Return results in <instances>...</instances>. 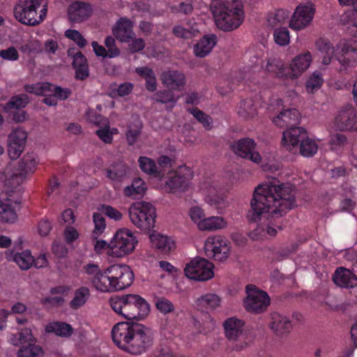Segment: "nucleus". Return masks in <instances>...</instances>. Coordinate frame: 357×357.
Listing matches in <instances>:
<instances>
[{
  "label": "nucleus",
  "mask_w": 357,
  "mask_h": 357,
  "mask_svg": "<svg viewBox=\"0 0 357 357\" xmlns=\"http://www.w3.org/2000/svg\"><path fill=\"white\" fill-rule=\"evenodd\" d=\"M214 265L202 257H195L186 264L184 273L187 278L197 281H206L214 276Z\"/></svg>",
  "instance_id": "12"
},
{
  "label": "nucleus",
  "mask_w": 357,
  "mask_h": 357,
  "mask_svg": "<svg viewBox=\"0 0 357 357\" xmlns=\"http://www.w3.org/2000/svg\"><path fill=\"white\" fill-rule=\"evenodd\" d=\"M149 312V304L144 298L137 294L126 295L124 319L141 321L144 319Z\"/></svg>",
  "instance_id": "14"
},
{
  "label": "nucleus",
  "mask_w": 357,
  "mask_h": 357,
  "mask_svg": "<svg viewBox=\"0 0 357 357\" xmlns=\"http://www.w3.org/2000/svg\"><path fill=\"white\" fill-rule=\"evenodd\" d=\"M93 221L94 224V229L93 230L92 235L93 238H97L105 230V220L100 213H95L93 215Z\"/></svg>",
  "instance_id": "58"
},
{
  "label": "nucleus",
  "mask_w": 357,
  "mask_h": 357,
  "mask_svg": "<svg viewBox=\"0 0 357 357\" xmlns=\"http://www.w3.org/2000/svg\"><path fill=\"white\" fill-rule=\"evenodd\" d=\"M29 102L28 97L24 95H19L13 97L4 106L3 109L6 112L13 109H19L24 107Z\"/></svg>",
  "instance_id": "53"
},
{
  "label": "nucleus",
  "mask_w": 357,
  "mask_h": 357,
  "mask_svg": "<svg viewBox=\"0 0 357 357\" xmlns=\"http://www.w3.org/2000/svg\"><path fill=\"white\" fill-rule=\"evenodd\" d=\"M71 93L69 89H63L60 86L50 84L47 96H54L58 100H66Z\"/></svg>",
  "instance_id": "61"
},
{
  "label": "nucleus",
  "mask_w": 357,
  "mask_h": 357,
  "mask_svg": "<svg viewBox=\"0 0 357 357\" xmlns=\"http://www.w3.org/2000/svg\"><path fill=\"white\" fill-rule=\"evenodd\" d=\"M38 164V156L34 153H27L24 155L19 164V173L17 175L22 179L33 174Z\"/></svg>",
  "instance_id": "33"
},
{
  "label": "nucleus",
  "mask_w": 357,
  "mask_h": 357,
  "mask_svg": "<svg viewBox=\"0 0 357 357\" xmlns=\"http://www.w3.org/2000/svg\"><path fill=\"white\" fill-rule=\"evenodd\" d=\"M199 32L196 24L190 28H185L181 25H176L173 28V33L176 36L185 39L195 37Z\"/></svg>",
  "instance_id": "55"
},
{
  "label": "nucleus",
  "mask_w": 357,
  "mask_h": 357,
  "mask_svg": "<svg viewBox=\"0 0 357 357\" xmlns=\"http://www.w3.org/2000/svg\"><path fill=\"white\" fill-rule=\"evenodd\" d=\"M216 43L215 35L204 36L194 45L193 52L197 57L203 58L211 53Z\"/></svg>",
  "instance_id": "34"
},
{
  "label": "nucleus",
  "mask_w": 357,
  "mask_h": 357,
  "mask_svg": "<svg viewBox=\"0 0 357 357\" xmlns=\"http://www.w3.org/2000/svg\"><path fill=\"white\" fill-rule=\"evenodd\" d=\"M100 210L106 216L114 221H120L123 218L122 213L111 206L103 204L100 206Z\"/></svg>",
  "instance_id": "64"
},
{
  "label": "nucleus",
  "mask_w": 357,
  "mask_h": 357,
  "mask_svg": "<svg viewBox=\"0 0 357 357\" xmlns=\"http://www.w3.org/2000/svg\"><path fill=\"white\" fill-rule=\"evenodd\" d=\"M20 50L24 54H38L42 52L40 42L36 38H30L24 40L20 46Z\"/></svg>",
  "instance_id": "51"
},
{
  "label": "nucleus",
  "mask_w": 357,
  "mask_h": 357,
  "mask_svg": "<svg viewBox=\"0 0 357 357\" xmlns=\"http://www.w3.org/2000/svg\"><path fill=\"white\" fill-rule=\"evenodd\" d=\"M211 10L216 26L225 31L238 28L243 22L244 11L241 0L215 1Z\"/></svg>",
  "instance_id": "4"
},
{
  "label": "nucleus",
  "mask_w": 357,
  "mask_h": 357,
  "mask_svg": "<svg viewBox=\"0 0 357 357\" xmlns=\"http://www.w3.org/2000/svg\"><path fill=\"white\" fill-rule=\"evenodd\" d=\"M284 100L273 98L271 100L268 109L270 111H280L278 115L273 119V123L279 128L297 123L300 120V113L296 109H284Z\"/></svg>",
  "instance_id": "15"
},
{
  "label": "nucleus",
  "mask_w": 357,
  "mask_h": 357,
  "mask_svg": "<svg viewBox=\"0 0 357 357\" xmlns=\"http://www.w3.org/2000/svg\"><path fill=\"white\" fill-rule=\"evenodd\" d=\"M139 241L131 229L121 227L111 237V254L112 259H121L131 255L136 250Z\"/></svg>",
  "instance_id": "6"
},
{
  "label": "nucleus",
  "mask_w": 357,
  "mask_h": 357,
  "mask_svg": "<svg viewBox=\"0 0 357 357\" xmlns=\"http://www.w3.org/2000/svg\"><path fill=\"white\" fill-rule=\"evenodd\" d=\"M342 22L347 26L349 33L357 39V13L354 11L344 13Z\"/></svg>",
  "instance_id": "48"
},
{
  "label": "nucleus",
  "mask_w": 357,
  "mask_h": 357,
  "mask_svg": "<svg viewBox=\"0 0 357 357\" xmlns=\"http://www.w3.org/2000/svg\"><path fill=\"white\" fill-rule=\"evenodd\" d=\"M204 250L208 257L223 262L229 259L231 247L230 242L226 238L220 235H213L206 239Z\"/></svg>",
  "instance_id": "11"
},
{
  "label": "nucleus",
  "mask_w": 357,
  "mask_h": 357,
  "mask_svg": "<svg viewBox=\"0 0 357 357\" xmlns=\"http://www.w3.org/2000/svg\"><path fill=\"white\" fill-rule=\"evenodd\" d=\"M333 278L340 287L352 288L357 285V277L350 270L342 267L336 269Z\"/></svg>",
  "instance_id": "31"
},
{
  "label": "nucleus",
  "mask_w": 357,
  "mask_h": 357,
  "mask_svg": "<svg viewBox=\"0 0 357 357\" xmlns=\"http://www.w3.org/2000/svg\"><path fill=\"white\" fill-rule=\"evenodd\" d=\"M268 327L276 336L284 337L291 333L294 326L287 317L275 312L271 314Z\"/></svg>",
  "instance_id": "25"
},
{
  "label": "nucleus",
  "mask_w": 357,
  "mask_h": 357,
  "mask_svg": "<svg viewBox=\"0 0 357 357\" xmlns=\"http://www.w3.org/2000/svg\"><path fill=\"white\" fill-rule=\"evenodd\" d=\"M256 146L252 139L243 138L234 142L231 149L237 155L252 162H258L259 153L256 151Z\"/></svg>",
  "instance_id": "22"
},
{
  "label": "nucleus",
  "mask_w": 357,
  "mask_h": 357,
  "mask_svg": "<svg viewBox=\"0 0 357 357\" xmlns=\"http://www.w3.org/2000/svg\"><path fill=\"white\" fill-rule=\"evenodd\" d=\"M264 52L261 50L255 53L254 50H250L247 52V56L252 58L254 57L255 61L251 60L249 64V68L253 72H258L261 69H264L266 71L275 74L278 77H287V73L284 71V63L278 58L271 57L267 59L266 63L262 61Z\"/></svg>",
  "instance_id": "10"
},
{
  "label": "nucleus",
  "mask_w": 357,
  "mask_h": 357,
  "mask_svg": "<svg viewBox=\"0 0 357 357\" xmlns=\"http://www.w3.org/2000/svg\"><path fill=\"white\" fill-rule=\"evenodd\" d=\"M50 83H36L25 86V91L38 96H47Z\"/></svg>",
  "instance_id": "59"
},
{
  "label": "nucleus",
  "mask_w": 357,
  "mask_h": 357,
  "mask_svg": "<svg viewBox=\"0 0 357 357\" xmlns=\"http://www.w3.org/2000/svg\"><path fill=\"white\" fill-rule=\"evenodd\" d=\"M45 329L46 333H54L61 337H68L73 332V328L70 324L59 321L47 324Z\"/></svg>",
  "instance_id": "40"
},
{
  "label": "nucleus",
  "mask_w": 357,
  "mask_h": 357,
  "mask_svg": "<svg viewBox=\"0 0 357 357\" xmlns=\"http://www.w3.org/2000/svg\"><path fill=\"white\" fill-rule=\"evenodd\" d=\"M275 43L280 46H287L290 43V33L286 27H280L275 29L273 32Z\"/></svg>",
  "instance_id": "57"
},
{
  "label": "nucleus",
  "mask_w": 357,
  "mask_h": 357,
  "mask_svg": "<svg viewBox=\"0 0 357 357\" xmlns=\"http://www.w3.org/2000/svg\"><path fill=\"white\" fill-rule=\"evenodd\" d=\"M47 11V4L42 5L40 0H19L14 14L21 23L34 26L44 20Z\"/></svg>",
  "instance_id": "5"
},
{
  "label": "nucleus",
  "mask_w": 357,
  "mask_h": 357,
  "mask_svg": "<svg viewBox=\"0 0 357 357\" xmlns=\"http://www.w3.org/2000/svg\"><path fill=\"white\" fill-rule=\"evenodd\" d=\"M0 58L7 61H16L20 58L18 50L13 46L0 50Z\"/></svg>",
  "instance_id": "63"
},
{
  "label": "nucleus",
  "mask_w": 357,
  "mask_h": 357,
  "mask_svg": "<svg viewBox=\"0 0 357 357\" xmlns=\"http://www.w3.org/2000/svg\"><path fill=\"white\" fill-rule=\"evenodd\" d=\"M112 337L118 347L135 355L145 352L153 341L151 329L142 324L125 321L114 326Z\"/></svg>",
  "instance_id": "3"
},
{
  "label": "nucleus",
  "mask_w": 357,
  "mask_h": 357,
  "mask_svg": "<svg viewBox=\"0 0 357 357\" xmlns=\"http://www.w3.org/2000/svg\"><path fill=\"white\" fill-rule=\"evenodd\" d=\"M109 305L112 309L118 314L124 318V307L126 306V295L123 296H114L109 299Z\"/></svg>",
  "instance_id": "60"
},
{
  "label": "nucleus",
  "mask_w": 357,
  "mask_h": 357,
  "mask_svg": "<svg viewBox=\"0 0 357 357\" xmlns=\"http://www.w3.org/2000/svg\"><path fill=\"white\" fill-rule=\"evenodd\" d=\"M192 177V170L185 165L179 167L175 171H169L164 189L169 192L185 191L188 189L189 181Z\"/></svg>",
  "instance_id": "13"
},
{
  "label": "nucleus",
  "mask_w": 357,
  "mask_h": 357,
  "mask_svg": "<svg viewBox=\"0 0 357 357\" xmlns=\"http://www.w3.org/2000/svg\"><path fill=\"white\" fill-rule=\"evenodd\" d=\"M319 146L317 142L308 137L307 132L299 146L300 153L305 158L312 157L318 151Z\"/></svg>",
  "instance_id": "43"
},
{
  "label": "nucleus",
  "mask_w": 357,
  "mask_h": 357,
  "mask_svg": "<svg viewBox=\"0 0 357 357\" xmlns=\"http://www.w3.org/2000/svg\"><path fill=\"white\" fill-rule=\"evenodd\" d=\"M332 127L340 131L357 132V111L351 105H347L338 111Z\"/></svg>",
  "instance_id": "18"
},
{
  "label": "nucleus",
  "mask_w": 357,
  "mask_h": 357,
  "mask_svg": "<svg viewBox=\"0 0 357 357\" xmlns=\"http://www.w3.org/2000/svg\"><path fill=\"white\" fill-rule=\"evenodd\" d=\"M137 73L146 80V88L149 91H154L156 89V78L153 71L148 67H140L136 68Z\"/></svg>",
  "instance_id": "47"
},
{
  "label": "nucleus",
  "mask_w": 357,
  "mask_h": 357,
  "mask_svg": "<svg viewBox=\"0 0 357 357\" xmlns=\"http://www.w3.org/2000/svg\"><path fill=\"white\" fill-rule=\"evenodd\" d=\"M13 202L10 199H0V220L13 223L17 220V214Z\"/></svg>",
  "instance_id": "38"
},
{
  "label": "nucleus",
  "mask_w": 357,
  "mask_h": 357,
  "mask_svg": "<svg viewBox=\"0 0 357 357\" xmlns=\"http://www.w3.org/2000/svg\"><path fill=\"white\" fill-rule=\"evenodd\" d=\"M153 98L155 101L165 104L168 108L172 109L176 105L179 96H176L170 91L165 90L156 93Z\"/></svg>",
  "instance_id": "49"
},
{
  "label": "nucleus",
  "mask_w": 357,
  "mask_h": 357,
  "mask_svg": "<svg viewBox=\"0 0 357 357\" xmlns=\"http://www.w3.org/2000/svg\"><path fill=\"white\" fill-rule=\"evenodd\" d=\"M238 114L245 119L251 118L257 114V107L252 100H245L241 102Z\"/></svg>",
  "instance_id": "54"
},
{
  "label": "nucleus",
  "mask_w": 357,
  "mask_h": 357,
  "mask_svg": "<svg viewBox=\"0 0 357 357\" xmlns=\"http://www.w3.org/2000/svg\"><path fill=\"white\" fill-rule=\"evenodd\" d=\"M88 120L93 123L102 126L96 130V134L106 144H111L113 140V136L119 133V130L116 128H111L109 120L100 115H93V113L89 112L88 113Z\"/></svg>",
  "instance_id": "24"
},
{
  "label": "nucleus",
  "mask_w": 357,
  "mask_h": 357,
  "mask_svg": "<svg viewBox=\"0 0 357 357\" xmlns=\"http://www.w3.org/2000/svg\"><path fill=\"white\" fill-rule=\"evenodd\" d=\"M65 36L73 40L79 47H84L86 45V40L84 36L77 30L68 29L65 31Z\"/></svg>",
  "instance_id": "62"
},
{
  "label": "nucleus",
  "mask_w": 357,
  "mask_h": 357,
  "mask_svg": "<svg viewBox=\"0 0 357 357\" xmlns=\"http://www.w3.org/2000/svg\"><path fill=\"white\" fill-rule=\"evenodd\" d=\"M289 183L273 179L259 185L255 190L250 205L257 218H279L295 203Z\"/></svg>",
  "instance_id": "1"
},
{
  "label": "nucleus",
  "mask_w": 357,
  "mask_h": 357,
  "mask_svg": "<svg viewBox=\"0 0 357 357\" xmlns=\"http://www.w3.org/2000/svg\"><path fill=\"white\" fill-rule=\"evenodd\" d=\"M152 246L161 252L167 254L176 248L174 240L170 237L160 233H153L150 236Z\"/></svg>",
  "instance_id": "30"
},
{
  "label": "nucleus",
  "mask_w": 357,
  "mask_h": 357,
  "mask_svg": "<svg viewBox=\"0 0 357 357\" xmlns=\"http://www.w3.org/2000/svg\"><path fill=\"white\" fill-rule=\"evenodd\" d=\"M162 83L168 87L176 90H182L185 84L184 74L178 70H168L162 75Z\"/></svg>",
  "instance_id": "32"
},
{
  "label": "nucleus",
  "mask_w": 357,
  "mask_h": 357,
  "mask_svg": "<svg viewBox=\"0 0 357 357\" xmlns=\"http://www.w3.org/2000/svg\"><path fill=\"white\" fill-rule=\"evenodd\" d=\"M247 297L244 301V307L246 310L260 313L264 312L270 304L268 294L254 285H248L246 287Z\"/></svg>",
  "instance_id": "17"
},
{
  "label": "nucleus",
  "mask_w": 357,
  "mask_h": 357,
  "mask_svg": "<svg viewBox=\"0 0 357 357\" xmlns=\"http://www.w3.org/2000/svg\"><path fill=\"white\" fill-rule=\"evenodd\" d=\"M223 326L227 337L230 340L236 341L243 333L244 321L234 317L227 319Z\"/></svg>",
  "instance_id": "28"
},
{
  "label": "nucleus",
  "mask_w": 357,
  "mask_h": 357,
  "mask_svg": "<svg viewBox=\"0 0 357 357\" xmlns=\"http://www.w3.org/2000/svg\"><path fill=\"white\" fill-rule=\"evenodd\" d=\"M129 218L137 228L149 230L154 227L155 218V207L149 202H137L128 208Z\"/></svg>",
  "instance_id": "9"
},
{
  "label": "nucleus",
  "mask_w": 357,
  "mask_h": 357,
  "mask_svg": "<svg viewBox=\"0 0 357 357\" xmlns=\"http://www.w3.org/2000/svg\"><path fill=\"white\" fill-rule=\"evenodd\" d=\"M314 5L310 2L300 3L296 8L289 22V26L294 31H301L308 27L315 14Z\"/></svg>",
  "instance_id": "16"
},
{
  "label": "nucleus",
  "mask_w": 357,
  "mask_h": 357,
  "mask_svg": "<svg viewBox=\"0 0 357 357\" xmlns=\"http://www.w3.org/2000/svg\"><path fill=\"white\" fill-rule=\"evenodd\" d=\"M132 27L133 24L130 20L121 18L114 26L112 32L118 40L121 43H128L135 36Z\"/></svg>",
  "instance_id": "27"
},
{
  "label": "nucleus",
  "mask_w": 357,
  "mask_h": 357,
  "mask_svg": "<svg viewBox=\"0 0 357 357\" xmlns=\"http://www.w3.org/2000/svg\"><path fill=\"white\" fill-rule=\"evenodd\" d=\"M36 339L33 336V340L24 341L17 351L18 357H42L44 351L43 348L35 344Z\"/></svg>",
  "instance_id": "39"
},
{
  "label": "nucleus",
  "mask_w": 357,
  "mask_h": 357,
  "mask_svg": "<svg viewBox=\"0 0 357 357\" xmlns=\"http://www.w3.org/2000/svg\"><path fill=\"white\" fill-rule=\"evenodd\" d=\"M287 16L286 10L282 9L269 13L266 17L267 24L271 27H274L283 23Z\"/></svg>",
  "instance_id": "56"
},
{
  "label": "nucleus",
  "mask_w": 357,
  "mask_h": 357,
  "mask_svg": "<svg viewBox=\"0 0 357 357\" xmlns=\"http://www.w3.org/2000/svg\"><path fill=\"white\" fill-rule=\"evenodd\" d=\"M306 130L301 127H293L282 133L281 144L289 151H296L305 136Z\"/></svg>",
  "instance_id": "23"
},
{
  "label": "nucleus",
  "mask_w": 357,
  "mask_h": 357,
  "mask_svg": "<svg viewBox=\"0 0 357 357\" xmlns=\"http://www.w3.org/2000/svg\"><path fill=\"white\" fill-rule=\"evenodd\" d=\"M324 82L322 73L318 70L313 71L306 81V91L310 94L316 93L321 88Z\"/></svg>",
  "instance_id": "44"
},
{
  "label": "nucleus",
  "mask_w": 357,
  "mask_h": 357,
  "mask_svg": "<svg viewBox=\"0 0 357 357\" xmlns=\"http://www.w3.org/2000/svg\"><path fill=\"white\" fill-rule=\"evenodd\" d=\"M199 192L203 200L210 208L222 213L227 206L225 195L221 191L218 183L213 178H206L201 181L198 185Z\"/></svg>",
  "instance_id": "8"
},
{
  "label": "nucleus",
  "mask_w": 357,
  "mask_h": 357,
  "mask_svg": "<svg viewBox=\"0 0 357 357\" xmlns=\"http://www.w3.org/2000/svg\"><path fill=\"white\" fill-rule=\"evenodd\" d=\"M142 129V123L138 119H135L128 125L126 132V141L128 145L132 146L137 142L141 135Z\"/></svg>",
  "instance_id": "45"
},
{
  "label": "nucleus",
  "mask_w": 357,
  "mask_h": 357,
  "mask_svg": "<svg viewBox=\"0 0 357 357\" xmlns=\"http://www.w3.org/2000/svg\"><path fill=\"white\" fill-rule=\"evenodd\" d=\"M91 13V5L82 1H75L68 8V17L73 22H83L88 19Z\"/></svg>",
  "instance_id": "26"
},
{
  "label": "nucleus",
  "mask_w": 357,
  "mask_h": 357,
  "mask_svg": "<svg viewBox=\"0 0 357 357\" xmlns=\"http://www.w3.org/2000/svg\"><path fill=\"white\" fill-rule=\"evenodd\" d=\"M190 220L201 231H216L226 229L229 221L221 215L206 216L205 210L199 205L191 206L188 212Z\"/></svg>",
  "instance_id": "7"
},
{
  "label": "nucleus",
  "mask_w": 357,
  "mask_h": 357,
  "mask_svg": "<svg viewBox=\"0 0 357 357\" xmlns=\"http://www.w3.org/2000/svg\"><path fill=\"white\" fill-rule=\"evenodd\" d=\"M221 298L216 294L207 293L195 301L197 307L203 311H214L221 306Z\"/></svg>",
  "instance_id": "29"
},
{
  "label": "nucleus",
  "mask_w": 357,
  "mask_h": 357,
  "mask_svg": "<svg viewBox=\"0 0 357 357\" xmlns=\"http://www.w3.org/2000/svg\"><path fill=\"white\" fill-rule=\"evenodd\" d=\"M139 166L141 170L149 175L153 176L158 181H162L164 174L161 170H158V165L152 158L141 156L138 159Z\"/></svg>",
  "instance_id": "37"
},
{
  "label": "nucleus",
  "mask_w": 357,
  "mask_h": 357,
  "mask_svg": "<svg viewBox=\"0 0 357 357\" xmlns=\"http://www.w3.org/2000/svg\"><path fill=\"white\" fill-rule=\"evenodd\" d=\"M70 287L61 285L51 289L50 295L45 298L43 303L50 306L61 305L63 301V297L70 292Z\"/></svg>",
  "instance_id": "35"
},
{
  "label": "nucleus",
  "mask_w": 357,
  "mask_h": 357,
  "mask_svg": "<svg viewBox=\"0 0 357 357\" xmlns=\"http://www.w3.org/2000/svg\"><path fill=\"white\" fill-rule=\"evenodd\" d=\"M146 188V185L144 181L137 178H135L130 185L124 188L123 193L126 197L137 199L144 195Z\"/></svg>",
  "instance_id": "41"
},
{
  "label": "nucleus",
  "mask_w": 357,
  "mask_h": 357,
  "mask_svg": "<svg viewBox=\"0 0 357 357\" xmlns=\"http://www.w3.org/2000/svg\"><path fill=\"white\" fill-rule=\"evenodd\" d=\"M253 162L259 165L266 172L273 173L280 168V163L276 160L275 153L270 151H264L262 155L259 154V161Z\"/></svg>",
  "instance_id": "36"
},
{
  "label": "nucleus",
  "mask_w": 357,
  "mask_h": 357,
  "mask_svg": "<svg viewBox=\"0 0 357 357\" xmlns=\"http://www.w3.org/2000/svg\"><path fill=\"white\" fill-rule=\"evenodd\" d=\"M27 136V132L22 128L13 130L8 135V153L11 159H17L23 152Z\"/></svg>",
  "instance_id": "20"
},
{
  "label": "nucleus",
  "mask_w": 357,
  "mask_h": 357,
  "mask_svg": "<svg viewBox=\"0 0 357 357\" xmlns=\"http://www.w3.org/2000/svg\"><path fill=\"white\" fill-rule=\"evenodd\" d=\"M317 46L321 54V63L325 66L329 65L334 57L342 62L340 54L349 52V47L345 41H341L336 46H333L328 40L320 39L317 41Z\"/></svg>",
  "instance_id": "19"
},
{
  "label": "nucleus",
  "mask_w": 357,
  "mask_h": 357,
  "mask_svg": "<svg viewBox=\"0 0 357 357\" xmlns=\"http://www.w3.org/2000/svg\"><path fill=\"white\" fill-rule=\"evenodd\" d=\"M312 55L310 52H305L293 57L289 64L287 77L297 79L310 67Z\"/></svg>",
  "instance_id": "21"
},
{
  "label": "nucleus",
  "mask_w": 357,
  "mask_h": 357,
  "mask_svg": "<svg viewBox=\"0 0 357 357\" xmlns=\"http://www.w3.org/2000/svg\"><path fill=\"white\" fill-rule=\"evenodd\" d=\"M89 297V289L87 287H80L75 292L73 298L70 303L71 307L77 309L84 305Z\"/></svg>",
  "instance_id": "50"
},
{
  "label": "nucleus",
  "mask_w": 357,
  "mask_h": 357,
  "mask_svg": "<svg viewBox=\"0 0 357 357\" xmlns=\"http://www.w3.org/2000/svg\"><path fill=\"white\" fill-rule=\"evenodd\" d=\"M73 65L77 79H84L89 76L86 59L81 52H77L73 56Z\"/></svg>",
  "instance_id": "42"
},
{
  "label": "nucleus",
  "mask_w": 357,
  "mask_h": 357,
  "mask_svg": "<svg viewBox=\"0 0 357 357\" xmlns=\"http://www.w3.org/2000/svg\"><path fill=\"white\" fill-rule=\"evenodd\" d=\"M13 261H15L22 270L29 269L33 264V257L29 250H23L14 254Z\"/></svg>",
  "instance_id": "46"
},
{
  "label": "nucleus",
  "mask_w": 357,
  "mask_h": 357,
  "mask_svg": "<svg viewBox=\"0 0 357 357\" xmlns=\"http://www.w3.org/2000/svg\"><path fill=\"white\" fill-rule=\"evenodd\" d=\"M86 272L93 275L92 286L102 293L121 291L130 287L134 280L131 268L124 264H115L100 269L96 264H89Z\"/></svg>",
  "instance_id": "2"
},
{
  "label": "nucleus",
  "mask_w": 357,
  "mask_h": 357,
  "mask_svg": "<svg viewBox=\"0 0 357 357\" xmlns=\"http://www.w3.org/2000/svg\"><path fill=\"white\" fill-rule=\"evenodd\" d=\"M33 340L31 331L29 328L22 329L18 335L10 334L8 337V341L13 345L17 346L23 344L24 341Z\"/></svg>",
  "instance_id": "52"
}]
</instances>
